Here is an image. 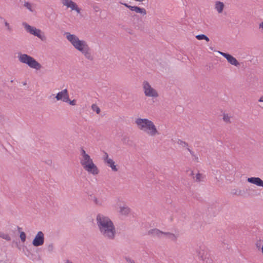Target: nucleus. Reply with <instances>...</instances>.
Returning <instances> with one entry per match:
<instances>
[{"mask_svg": "<svg viewBox=\"0 0 263 263\" xmlns=\"http://www.w3.org/2000/svg\"><path fill=\"white\" fill-rule=\"evenodd\" d=\"M260 246H261L260 241H259V242H257V243H256V246L258 249H259L260 247Z\"/></svg>", "mask_w": 263, "mask_h": 263, "instance_id": "35", "label": "nucleus"}, {"mask_svg": "<svg viewBox=\"0 0 263 263\" xmlns=\"http://www.w3.org/2000/svg\"><path fill=\"white\" fill-rule=\"evenodd\" d=\"M231 193L232 195H235L237 196H240L242 194V192L240 190L233 189L232 190Z\"/></svg>", "mask_w": 263, "mask_h": 263, "instance_id": "23", "label": "nucleus"}, {"mask_svg": "<svg viewBox=\"0 0 263 263\" xmlns=\"http://www.w3.org/2000/svg\"><path fill=\"white\" fill-rule=\"evenodd\" d=\"M164 235L166 236L167 237L170 239V240L175 241L177 239L178 237H179V234H173L170 232H164Z\"/></svg>", "mask_w": 263, "mask_h": 263, "instance_id": "17", "label": "nucleus"}, {"mask_svg": "<svg viewBox=\"0 0 263 263\" xmlns=\"http://www.w3.org/2000/svg\"><path fill=\"white\" fill-rule=\"evenodd\" d=\"M70 105L74 106L76 105V100L73 99V100H70L69 99V101H68V102Z\"/></svg>", "mask_w": 263, "mask_h": 263, "instance_id": "31", "label": "nucleus"}, {"mask_svg": "<svg viewBox=\"0 0 263 263\" xmlns=\"http://www.w3.org/2000/svg\"><path fill=\"white\" fill-rule=\"evenodd\" d=\"M23 25L28 32H29L30 34L38 37L43 41H44L46 40V37L45 35L44 34H41L42 32L41 30L32 27L25 22L23 23Z\"/></svg>", "mask_w": 263, "mask_h": 263, "instance_id": "7", "label": "nucleus"}, {"mask_svg": "<svg viewBox=\"0 0 263 263\" xmlns=\"http://www.w3.org/2000/svg\"><path fill=\"white\" fill-rule=\"evenodd\" d=\"M5 26L7 27V30H8L9 32L11 31L12 29H11V28L10 27V25H9V24L8 22H5Z\"/></svg>", "mask_w": 263, "mask_h": 263, "instance_id": "33", "label": "nucleus"}, {"mask_svg": "<svg viewBox=\"0 0 263 263\" xmlns=\"http://www.w3.org/2000/svg\"><path fill=\"white\" fill-rule=\"evenodd\" d=\"M1 238L6 239L7 241L11 240V237L8 234L1 233Z\"/></svg>", "mask_w": 263, "mask_h": 263, "instance_id": "25", "label": "nucleus"}, {"mask_svg": "<svg viewBox=\"0 0 263 263\" xmlns=\"http://www.w3.org/2000/svg\"><path fill=\"white\" fill-rule=\"evenodd\" d=\"M64 35L74 48L83 54L86 59L90 61L93 60L91 49L85 41L81 40L76 35L72 34L68 32H65Z\"/></svg>", "mask_w": 263, "mask_h": 263, "instance_id": "2", "label": "nucleus"}, {"mask_svg": "<svg viewBox=\"0 0 263 263\" xmlns=\"http://www.w3.org/2000/svg\"><path fill=\"white\" fill-rule=\"evenodd\" d=\"M120 4L129 9L131 11H134L137 13H140L143 15L146 14V11L145 9L143 8H140L138 6H132L126 3H120Z\"/></svg>", "mask_w": 263, "mask_h": 263, "instance_id": "13", "label": "nucleus"}, {"mask_svg": "<svg viewBox=\"0 0 263 263\" xmlns=\"http://www.w3.org/2000/svg\"><path fill=\"white\" fill-rule=\"evenodd\" d=\"M94 201L95 202V203H96V204H98V200H97V199L96 198H95V200H94Z\"/></svg>", "mask_w": 263, "mask_h": 263, "instance_id": "38", "label": "nucleus"}, {"mask_svg": "<svg viewBox=\"0 0 263 263\" xmlns=\"http://www.w3.org/2000/svg\"><path fill=\"white\" fill-rule=\"evenodd\" d=\"M194 160H195V161L198 162L199 161H198V156L195 155V157H194Z\"/></svg>", "mask_w": 263, "mask_h": 263, "instance_id": "37", "label": "nucleus"}, {"mask_svg": "<svg viewBox=\"0 0 263 263\" xmlns=\"http://www.w3.org/2000/svg\"><path fill=\"white\" fill-rule=\"evenodd\" d=\"M142 88L145 96L152 98H157L159 96L157 91L153 88L147 81H143Z\"/></svg>", "mask_w": 263, "mask_h": 263, "instance_id": "6", "label": "nucleus"}, {"mask_svg": "<svg viewBox=\"0 0 263 263\" xmlns=\"http://www.w3.org/2000/svg\"><path fill=\"white\" fill-rule=\"evenodd\" d=\"M258 102L260 104H259V106L263 109V96H261L258 100Z\"/></svg>", "mask_w": 263, "mask_h": 263, "instance_id": "28", "label": "nucleus"}, {"mask_svg": "<svg viewBox=\"0 0 263 263\" xmlns=\"http://www.w3.org/2000/svg\"><path fill=\"white\" fill-rule=\"evenodd\" d=\"M53 245L52 243H51L48 246L47 249L49 252H52L53 250Z\"/></svg>", "mask_w": 263, "mask_h": 263, "instance_id": "30", "label": "nucleus"}, {"mask_svg": "<svg viewBox=\"0 0 263 263\" xmlns=\"http://www.w3.org/2000/svg\"><path fill=\"white\" fill-rule=\"evenodd\" d=\"M130 212V209L128 207H121L120 209V212L122 214L127 215Z\"/></svg>", "mask_w": 263, "mask_h": 263, "instance_id": "20", "label": "nucleus"}, {"mask_svg": "<svg viewBox=\"0 0 263 263\" xmlns=\"http://www.w3.org/2000/svg\"><path fill=\"white\" fill-rule=\"evenodd\" d=\"M24 5V7H25L29 11H30L31 12L33 11V10L32 9V5L30 3L25 2Z\"/></svg>", "mask_w": 263, "mask_h": 263, "instance_id": "27", "label": "nucleus"}, {"mask_svg": "<svg viewBox=\"0 0 263 263\" xmlns=\"http://www.w3.org/2000/svg\"><path fill=\"white\" fill-rule=\"evenodd\" d=\"M63 5L70 8L72 10H76L78 13L80 12V9L79 8L77 4L71 0H62Z\"/></svg>", "mask_w": 263, "mask_h": 263, "instance_id": "14", "label": "nucleus"}, {"mask_svg": "<svg viewBox=\"0 0 263 263\" xmlns=\"http://www.w3.org/2000/svg\"><path fill=\"white\" fill-rule=\"evenodd\" d=\"M224 6L222 2L217 1L215 3V8L219 13H221L223 11Z\"/></svg>", "mask_w": 263, "mask_h": 263, "instance_id": "18", "label": "nucleus"}, {"mask_svg": "<svg viewBox=\"0 0 263 263\" xmlns=\"http://www.w3.org/2000/svg\"><path fill=\"white\" fill-rule=\"evenodd\" d=\"M196 256L198 258L202 261H205L208 259V251L206 247L203 245L201 244L197 246L195 249Z\"/></svg>", "mask_w": 263, "mask_h": 263, "instance_id": "8", "label": "nucleus"}, {"mask_svg": "<svg viewBox=\"0 0 263 263\" xmlns=\"http://www.w3.org/2000/svg\"><path fill=\"white\" fill-rule=\"evenodd\" d=\"M247 181L257 186L263 187V180L259 177H250L247 179Z\"/></svg>", "mask_w": 263, "mask_h": 263, "instance_id": "15", "label": "nucleus"}, {"mask_svg": "<svg viewBox=\"0 0 263 263\" xmlns=\"http://www.w3.org/2000/svg\"><path fill=\"white\" fill-rule=\"evenodd\" d=\"M196 38L198 40H204L206 42H209L210 41L209 38L203 34L197 35L196 36Z\"/></svg>", "mask_w": 263, "mask_h": 263, "instance_id": "19", "label": "nucleus"}, {"mask_svg": "<svg viewBox=\"0 0 263 263\" xmlns=\"http://www.w3.org/2000/svg\"><path fill=\"white\" fill-rule=\"evenodd\" d=\"M218 53L221 55L222 56H223L224 58H225L227 59L228 63H229L230 64L235 66L236 67H238L240 65V64L238 62V61L236 60L235 58L233 57L232 55L219 51H218Z\"/></svg>", "mask_w": 263, "mask_h": 263, "instance_id": "9", "label": "nucleus"}, {"mask_svg": "<svg viewBox=\"0 0 263 263\" xmlns=\"http://www.w3.org/2000/svg\"><path fill=\"white\" fill-rule=\"evenodd\" d=\"M148 234L153 236H157L160 238L162 235L164 234V232L160 231L158 229H153L148 231Z\"/></svg>", "mask_w": 263, "mask_h": 263, "instance_id": "16", "label": "nucleus"}, {"mask_svg": "<svg viewBox=\"0 0 263 263\" xmlns=\"http://www.w3.org/2000/svg\"><path fill=\"white\" fill-rule=\"evenodd\" d=\"M80 163L83 169L88 173L93 175H97L99 173L98 167L83 147L80 149Z\"/></svg>", "mask_w": 263, "mask_h": 263, "instance_id": "4", "label": "nucleus"}, {"mask_svg": "<svg viewBox=\"0 0 263 263\" xmlns=\"http://www.w3.org/2000/svg\"><path fill=\"white\" fill-rule=\"evenodd\" d=\"M191 176H193L194 175V173H193V171L191 172Z\"/></svg>", "mask_w": 263, "mask_h": 263, "instance_id": "41", "label": "nucleus"}, {"mask_svg": "<svg viewBox=\"0 0 263 263\" xmlns=\"http://www.w3.org/2000/svg\"><path fill=\"white\" fill-rule=\"evenodd\" d=\"M187 151L190 152V153L191 154V155L193 156V157H195V155L194 154V152L193 151H192L190 148H189V147L187 148Z\"/></svg>", "mask_w": 263, "mask_h": 263, "instance_id": "34", "label": "nucleus"}, {"mask_svg": "<svg viewBox=\"0 0 263 263\" xmlns=\"http://www.w3.org/2000/svg\"><path fill=\"white\" fill-rule=\"evenodd\" d=\"M20 237L22 242H24L26 241V236L25 232H21Z\"/></svg>", "mask_w": 263, "mask_h": 263, "instance_id": "26", "label": "nucleus"}, {"mask_svg": "<svg viewBox=\"0 0 263 263\" xmlns=\"http://www.w3.org/2000/svg\"><path fill=\"white\" fill-rule=\"evenodd\" d=\"M91 109L93 111H96L97 114H99L100 112V108L95 104L91 105Z\"/></svg>", "mask_w": 263, "mask_h": 263, "instance_id": "22", "label": "nucleus"}, {"mask_svg": "<svg viewBox=\"0 0 263 263\" xmlns=\"http://www.w3.org/2000/svg\"><path fill=\"white\" fill-rule=\"evenodd\" d=\"M18 58L20 62L27 64L31 68L40 70L42 68L41 64L33 58L27 54L20 53Z\"/></svg>", "mask_w": 263, "mask_h": 263, "instance_id": "5", "label": "nucleus"}, {"mask_svg": "<svg viewBox=\"0 0 263 263\" xmlns=\"http://www.w3.org/2000/svg\"><path fill=\"white\" fill-rule=\"evenodd\" d=\"M259 29H261L262 31H263V22H261V23L259 24Z\"/></svg>", "mask_w": 263, "mask_h": 263, "instance_id": "36", "label": "nucleus"}, {"mask_svg": "<svg viewBox=\"0 0 263 263\" xmlns=\"http://www.w3.org/2000/svg\"><path fill=\"white\" fill-rule=\"evenodd\" d=\"M203 177L202 175L200 173H198L196 174L195 176V180L197 182H200L202 180Z\"/></svg>", "mask_w": 263, "mask_h": 263, "instance_id": "24", "label": "nucleus"}, {"mask_svg": "<svg viewBox=\"0 0 263 263\" xmlns=\"http://www.w3.org/2000/svg\"><path fill=\"white\" fill-rule=\"evenodd\" d=\"M230 119H231V117H230V116H229L228 114H223V120L225 122H226L227 123H231Z\"/></svg>", "mask_w": 263, "mask_h": 263, "instance_id": "21", "label": "nucleus"}, {"mask_svg": "<svg viewBox=\"0 0 263 263\" xmlns=\"http://www.w3.org/2000/svg\"><path fill=\"white\" fill-rule=\"evenodd\" d=\"M210 49H211L212 50H213V47H210Z\"/></svg>", "mask_w": 263, "mask_h": 263, "instance_id": "42", "label": "nucleus"}, {"mask_svg": "<svg viewBox=\"0 0 263 263\" xmlns=\"http://www.w3.org/2000/svg\"><path fill=\"white\" fill-rule=\"evenodd\" d=\"M135 123L138 128L151 137L160 134L154 122L146 118H136Z\"/></svg>", "mask_w": 263, "mask_h": 263, "instance_id": "3", "label": "nucleus"}, {"mask_svg": "<svg viewBox=\"0 0 263 263\" xmlns=\"http://www.w3.org/2000/svg\"><path fill=\"white\" fill-rule=\"evenodd\" d=\"M179 144L180 145H181L183 147H186V146H188V143H186V142L185 141H183L182 140H179Z\"/></svg>", "mask_w": 263, "mask_h": 263, "instance_id": "29", "label": "nucleus"}, {"mask_svg": "<svg viewBox=\"0 0 263 263\" xmlns=\"http://www.w3.org/2000/svg\"><path fill=\"white\" fill-rule=\"evenodd\" d=\"M44 235L42 231H39L37 232V234L35 235L34 238L32 241V245L34 247H39L42 246L44 244Z\"/></svg>", "mask_w": 263, "mask_h": 263, "instance_id": "11", "label": "nucleus"}, {"mask_svg": "<svg viewBox=\"0 0 263 263\" xmlns=\"http://www.w3.org/2000/svg\"><path fill=\"white\" fill-rule=\"evenodd\" d=\"M55 98L57 101L61 100L64 102H68L69 101V94L67 89H65L60 92H59Z\"/></svg>", "mask_w": 263, "mask_h": 263, "instance_id": "12", "label": "nucleus"}, {"mask_svg": "<svg viewBox=\"0 0 263 263\" xmlns=\"http://www.w3.org/2000/svg\"><path fill=\"white\" fill-rule=\"evenodd\" d=\"M103 159L105 163H106L108 166L110 167L112 171L114 172H117L118 169L116 165H115V162L114 160L109 158L108 155L106 152H104L103 157Z\"/></svg>", "mask_w": 263, "mask_h": 263, "instance_id": "10", "label": "nucleus"}, {"mask_svg": "<svg viewBox=\"0 0 263 263\" xmlns=\"http://www.w3.org/2000/svg\"><path fill=\"white\" fill-rule=\"evenodd\" d=\"M65 263H72L71 261H70L69 260H67Z\"/></svg>", "mask_w": 263, "mask_h": 263, "instance_id": "39", "label": "nucleus"}, {"mask_svg": "<svg viewBox=\"0 0 263 263\" xmlns=\"http://www.w3.org/2000/svg\"><path fill=\"white\" fill-rule=\"evenodd\" d=\"M96 222L98 230L103 238L109 240L115 239L116 229L114 222L108 217L99 213L96 216Z\"/></svg>", "mask_w": 263, "mask_h": 263, "instance_id": "1", "label": "nucleus"}, {"mask_svg": "<svg viewBox=\"0 0 263 263\" xmlns=\"http://www.w3.org/2000/svg\"><path fill=\"white\" fill-rule=\"evenodd\" d=\"M21 228L19 227H17V230L18 231L20 232V230H21Z\"/></svg>", "mask_w": 263, "mask_h": 263, "instance_id": "40", "label": "nucleus"}, {"mask_svg": "<svg viewBox=\"0 0 263 263\" xmlns=\"http://www.w3.org/2000/svg\"><path fill=\"white\" fill-rule=\"evenodd\" d=\"M125 259L126 261L128 263H135L134 260L128 257H125Z\"/></svg>", "mask_w": 263, "mask_h": 263, "instance_id": "32", "label": "nucleus"}]
</instances>
